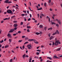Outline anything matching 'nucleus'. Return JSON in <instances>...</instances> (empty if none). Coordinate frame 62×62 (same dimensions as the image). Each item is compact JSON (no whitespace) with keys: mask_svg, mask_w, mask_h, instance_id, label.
Listing matches in <instances>:
<instances>
[{"mask_svg":"<svg viewBox=\"0 0 62 62\" xmlns=\"http://www.w3.org/2000/svg\"><path fill=\"white\" fill-rule=\"evenodd\" d=\"M7 13H9V14H10V13H11V14H13V13L12 12V11L10 10H8L7 11Z\"/></svg>","mask_w":62,"mask_h":62,"instance_id":"obj_1","label":"nucleus"},{"mask_svg":"<svg viewBox=\"0 0 62 62\" xmlns=\"http://www.w3.org/2000/svg\"><path fill=\"white\" fill-rule=\"evenodd\" d=\"M59 41L57 40L55 42L54 45L56 46H57V45H58V44L59 43Z\"/></svg>","mask_w":62,"mask_h":62,"instance_id":"obj_2","label":"nucleus"},{"mask_svg":"<svg viewBox=\"0 0 62 62\" xmlns=\"http://www.w3.org/2000/svg\"><path fill=\"white\" fill-rule=\"evenodd\" d=\"M14 29H11L10 31L9 32V33H11L14 31Z\"/></svg>","mask_w":62,"mask_h":62,"instance_id":"obj_3","label":"nucleus"},{"mask_svg":"<svg viewBox=\"0 0 62 62\" xmlns=\"http://www.w3.org/2000/svg\"><path fill=\"white\" fill-rule=\"evenodd\" d=\"M51 23L52 24V25H53V24H56V23H55L54 22H53L52 21H51Z\"/></svg>","mask_w":62,"mask_h":62,"instance_id":"obj_4","label":"nucleus"},{"mask_svg":"<svg viewBox=\"0 0 62 62\" xmlns=\"http://www.w3.org/2000/svg\"><path fill=\"white\" fill-rule=\"evenodd\" d=\"M18 26V24H15L14 25V26L15 27H17Z\"/></svg>","mask_w":62,"mask_h":62,"instance_id":"obj_5","label":"nucleus"},{"mask_svg":"<svg viewBox=\"0 0 62 62\" xmlns=\"http://www.w3.org/2000/svg\"><path fill=\"white\" fill-rule=\"evenodd\" d=\"M54 38V37L53 36H51L50 38V40H51V39H52L53 38Z\"/></svg>","mask_w":62,"mask_h":62,"instance_id":"obj_6","label":"nucleus"},{"mask_svg":"<svg viewBox=\"0 0 62 62\" xmlns=\"http://www.w3.org/2000/svg\"><path fill=\"white\" fill-rule=\"evenodd\" d=\"M4 3H8V0H5L4 1Z\"/></svg>","mask_w":62,"mask_h":62,"instance_id":"obj_7","label":"nucleus"},{"mask_svg":"<svg viewBox=\"0 0 62 62\" xmlns=\"http://www.w3.org/2000/svg\"><path fill=\"white\" fill-rule=\"evenodd\" d=\"M58 23H59V24H61V21H60V20H59L58 21Z\"/></svg>","mask_w":62,"mask_h":62,"instance_id":"obj_8","label":"nucleus"},{"mask_svg":"<svg viewBox=\"0 0 62 62\" xmlns=\"http://www.w3.org/2000/svg\"><path fill=\"white\" fill-rule=\"evenodd\" d=\"M39 27L40 28H43V25H40L39 26Z\"/></svg>","mask_w":62,"mask_h":62,"instance_id":"obj_9","label":"nucleus"},{"mask_svg":"<svg viewBox=\"0 0 62 62\" xmlns=\"http://www.w3.org/2000/svg\"><path fill=\"white\" fill-rule=\"evenodd\" d=\"M56 33L58 34H59V31H58V30H57L56 31Z\"/></svg>","mask_w":62,"mask_h":62,"instance_id":"obj_10","label":"nucleus"},{"mask_svg":"<svg viewBox=\"0 0 62 62\" xmlns=\"http://www.w3.org/2000/svg\"><path fill=\"white\" fill-rule=\"evenodd\" d=\"M9 46V45H6L5 46V48H8Z\"/></svg>","mask_w":62,"mask_h":62,"instance_id":"obj_11","label":"nucleus"},{"mask_svg":"<svg viewBox=\"0 0 62 62\" xmlns=\"http://www.w3.org/2000/svg\"><path fill=\"white\" fill-rule=\"evenodd\" d=\"M60 49H61L60 48H59L57 49L56 51H60Z\"/></svg>","mask_w":62,"mask_h":62,"instance_id":"obj_12","label":"nucleus"},{"mask_svg":"<svg viewBox=\"0 0 62 62\" xmlns=\"http://www.w3.org/2000/svg\"><path fill=\"white\" fill-rule=\"evenodd\" d=\"M27 29H29L30 28H31V27L30 26H27Z\"/></svg>","mask_w":62,"mask_h":62,"instance_id":"obj_13","label":"nucleus"},{"mask_svg":"<svg viewBox=\"0 0 62 62\" xmlns=\"http://www.w3.org/2000/svg\"><path fill=\"white\" fill-rule=\"evenodd\" d=\"M36 34L37 35H39V34H40V33L39 32H36Z\"/></svg>","mask_w":62,"mask_h":62,"instance_id":"obj_14","label":"nucleus"},{"mask_svg":"<svg viewBox=\"0 0 62 62\" xmlns=\"http://www.w3.org/2000/svg\"><path fill=\"white\" fill-rule=\"evenodd\" d=\"M41 9H42V8H38L37 9V10H41Z\"/></svg>","mask_w":62,"mask_h":62,"instance_id":"obj_15","label":"nucleus"},{"mask_svg":"<svg viewBox=\"0 0 62 62\" xmlns=\"http://www.w3.org/2000/svg\"><path fill=\"white\" fill-rule=\"evenodd\" d=\"M53 58L54 59H55V58L56 59L57 58V56H54Z\"/></svg>","mask_w":62,"mask_h":62,"instance_id":"obj_16","label":"nucleus"},{"mask_svg":"<svg viewBox=\"0 0 62 62\" xmlns=\"http://www.w3.org/2000/svg\"><path fill=\"white\" fill-rule=\"evenodd\" d=\"M33 40V39H30L28 40V41H32Z\"/></svg>","mask_w":62,"mask_h":62,"instance_id":"obj_17","label":"nucleus"},{"mask_svg":"<svg viewBox=\"0 0 62 62\" xmlns=\"http://www.w3.org/2000/svg\"><path fill=\"white\" fill-rule=\"evenodd\" d=\"M17 28L16 27H15V28H14V31H15V30H17Z\"/></svg>","mask_w":62,"mask_h":62,"instance_id":"obj_18","label":"nucleus"},{"mask_svg":"<svg viewBox=\"0 0 62 62\" xmlns=\"http://www.w3.org/2000/svg\"><path fill=\"white\" fill-rule=\"evenodd\" d=\"M25 56V54H24L23 56V58H24Z\"/></svg>","mask_w":62,"mask_h":62,"instance_id":"obj_19","label":"nucleus"},{"mask_svg":"<svg viewBox=\"0 0 62 62\" xmlns=\"http://www.w3.org/2000/svg\"><path fill=\"white\" fill-rule=\"evenodd\" d=\"M10 36V34L9 33L7 35V36H8V37H9Z\"/></svg>","mask_w":62,"mask_h":62,"instance_id":"obj_20","label":"nucleus"},{"mask_svg":"<svg viewBox=\"0 0 62 62\" xmlns=\"http://www.w3.org/2000/svg\"><path fill=\"white\" fill-rule=\"evenodd\" d=\"M56 34V32H55V33H54L52 35L54 36V35H55Z\"/></svg>","mask_w":62,"mask_h":62,"instance_id":"obj_21","label":"nucleus"},{"mask_svg":"<svg viewBox=\"0 0 62 62\" xmlns=\"http://www.w3.org/2000/svg\"><path fill=\"white\" fill-rule=\"evenodd\" d=\"M56 26H57L58 27H59V25L58 24H56Z\"/></svg>","mask_w":62,"mask_h":62,"instance_id":"obj_22","label":"nucleus"},{"mask_svg":"<svg viewBox=\"0 0 62 62\" xmlns=\"http://www.w3.org/2000/svg\"><path fill=\"white\" fill-rule=\"evenodd\" d=\"M21 16H23V17L24 15H25V14H22L21 15Z\"/></svg>","mask_w":62,"mask_h":62,"instance_id":"obj_23","label":"nucleus"},{"mask_svg":"<svg viewBox=\"0 0 62 62\" xmlns=\"http://www.w3.org/2000/svg\"><path fill=\"white\" fill-rule=\"evenodd\" d=\"M44 6L45 7H46V3H44Z\"/></svg>","mask_w":62,"mask_h":62,"instance_id":"obj_24","label":"nucleus"},{"mask_svg":"<svg viewBox=\"0 0 62 62\" xmlns=\"http://www.w3.org/2000/svg\"><path fill=\"white\" fill-rule=\"evenodd\" d=\"M47 58H49V59H50V60H52V58H50V57H47Z\"/></svg>","mask_w":62,"mask_h":62,"instance_id":"obj_25","label":"nucleus"},{"mask_svg":"<svg viewBox=\"0 0 62 62\" xmlns=\"http://www.w3.org/2000/svg\"><path fill=\"white\" fill-rule=\"evenodd\" d=\"M28 43V42H26L24 43V44H27V43Z\"/></svg>","mask_w":62,"mask_h":62,"instance_id":"obj_26","label":"nucleus"},{"mask_svg":"<svg viewBox=\"0 0 62 62\" xmlns=\"http://www.w3.org/2000/svg\"><path fill=\"white\" fill-rule=\"evenodd\" d=\"M25 37H25V36H22V38L23 39L24 38H25Z\"/></svg>","mask_w":62,"mask_h":62,"instance_id":"obj_27","label":"nucleus"},{"mask_svg":"<svg viewBox=\"0 0 62 62\" xmlns=\"http://www.w3.org/2000/svg\"><path fill=\"white\" fill-rule=\"evenodd\" d=\"M9 40L10 42H11V39H9Z\"/></svg>","mask_w":62,"mask_h":62,"instance_id":"obj_28","label":"nucleus"},{"mask_svg":"<svg viewBox=\"0 0 62 62\" xmlns=\"http://www.w3.org/2000/svg\"><path fill=\"white\" fill-rule=\"evenodd\" d=\"M46 29H47V27H45L44 28L45 30H46Z\"/></svg>","mask_w":62,"mask_h":62,"instance_id":"obj_29","label":"nucleus"},{"mask_svg":"<svg viewBox=\"0 0 62 62\" xmlns=\"http://www.w3.org/2000/svg\"><path fill=\"white\" fill-rule=\"evenodd\" d=\"M27 32H30V31L29 30V29H28L27 30Z\"/></svg>","mask_w":62,"mask_h":62,"instance_id":"obj_30","label":"nucleus"},{"mask_svg":"<svg viewBox=\"0 0 62 62\" xmlns=\"http://www.w3.org/2000/svg\"><path fill=\"white\" fill-rule=\"evenodd\" d=\"M51 2V0H49L48 1L49 3H50Z\"/></svg>","mask_w":62,"mask_h":62,"instance_id":"obj_31","label":"nucleus"},{"mask_svg":"<svg viewBox=\"0 0 62 62\" xmlns=\"http://www.w3.org/2000/svg\"><path fill=\"white\" fill-rule=\"evenodd\" d=\"M22 47H23V48H22L23 50H24V46H23Z\"/></svg>","mask_w":62,"mask_h":62,"instance_id":"obj_32","label":"nucleus"},{"mask_svg":"<svg viewBox=\"0 0 62 62\" xmlns=\"http://www.w3.org/2000/svg\"><path fill=\"white\" fill-rule=\"evenodd\" d=\"M41 15L42 16H44V15L42 13L41 14Z\"/></svg>","mask_w":62,"mask_h":62,"instance_id":"obj_33","label":"nucleus"},{"mask_svg":"<svg viewBox=\"0 0 62 62\" xmlns=\"http://www.w3.org/2000/svg\"><path fill=\"white\" fill-rule=\"evenodd\" d=\"M56 16V15H55V14H53V17H54L55 16Z\"/></svg>","mask_w":62,"mask_h":62,"instance_id":"obj_34","label":"nucleus"},{"mask_svg":"<svg viewBox=\"0 0 62 62\" xmlns=\"http://www.w3.org/2000/svg\"><path fill=\"white\" fill-rule=\"evenodd\" d=\"M30 20H31V19L30 18H29L28 19V21H30Z\"/></svg>","mask_w":62,"mask_h":62,"instance_id":"obj_35","label":"nucleus"},{"mask_svg":"<svg viewBox=\"0 0 62 62\" xmlns=\"http://www.w3.org/2000/svg\"><path fill=\"white\" fill-rule=\"evenodd\" d=\"M25 57H29V56H28L27 55H26V56Z\"/></svg>","mask_w":62,"mask_h":62,"instance_id":"obj_36","label":"nucleus"},{"mask_svg":"<svg viewBox=\"0 0 62 62\" xmlns=\"http://www.w3.org/2000/svg\"><path fill=\"white\" fill-rule=\"evenodd\" d=\"M21 33V31H19L18 32V34H20V33Z\"/></svg>","mask_w":62,"mask_h":62,"instance_id":"obj_37","label":"nucleus"},{"mask_svg":"<svg viewBox=\"0 0 62 62\" xmlns=\"http://www.w3.org/2000/svg\"><path fill=\"white\" fill-rule=\"evenodd\" d=\"M29 23H28L27 24V26H28V25H29V24H30Z\"/></svg>","mask_w":62,"mask_h":62,"instance_id":"obj_38","label":"nucleus"},{"mask_svg":"<svg viewBox=\"0 0 62 62\" xmlns=\"http://www.w3.org/2000/svg\"><path fill=\"white\" fill-rule=\"evenodd\" d=\"M3 20H8V18H5V19H4Z\"/></svg>","mask_w":62,"mask_h":62,"instance_id":"obj_39","label":"nucleus"},{"mask_svg":"<svg viewBox=\"0 0 62 62\" xmlns=\"http://www.w3.org/2000/svg\"><path fill=\"white\" fill-rule=\"evenodd\" d=\"M0 42H1V43H3L4 42V40H1V41H0Z\"/></svg>","mask_w":62,"mask_h":62,"instance_id":"obj_40","label":"nucleus"},{"mask_svg":"<svg viewBox=\"0 0 62 62\" xmlns=\"http://www.w3.org/2000/svg\"><path fill=\"white\" fill-rule=\"evenodd\" d=\"M10 62H12V59H11L10 60Z\"/></svg>","mask_w":62,"mask_h":62,"instance_id":"obj_41","label":"nucleus"},{"mask_svg":"<svg viewBox=\"0 0 62 62\" xmlns=\"http://www.w3.org/2000/svg\"><path fill=\"white\" fill-rule=\"evenodd\" d=\"M20 24L21 25H23V23L22 22H21V23Z\"/></svg>","mask_w":62,"mask_h":62,"instance_id":"obj_42","label":"nucleus"},{"mask_svg":"<svg viewBox=\"0 0 62 62\" xmlns=\"http://www.w3.org/2000/svg\"><path fill=\"white\" fill-rule=\"evenodd\" d=\"M34 43H35L36 44H38V41L36 42H34Z\"/></svg>","mask_w":62,"mask_h":62,"instance_id":"obj_43","label":"nucleus"},{"mask_svg":"<svg viewBox=\"0 0 62 62\" xmlns=\"http://www.w3.org/2000/svg\"><path fill=\"white\" fill-rule=\"evenodd\" d=\"M15 17V16H12L11 17V18H14Z\"/></svg>","mask_w":62,"mask_h":62,"instance_id":"obj_44","label":"nucleus"},{"mask_svg":"<svg viewBox=\"0 0 62 62\" xmlns=\"http://www.w3.org/2000/svg\"><path fill=\"white\" fill-rule=\"evenodd\" d=\"M36 54H37V55H39V53L37 52Z\"/></svg>","mask_w":62,"mask_h":62,"instance_id":"obj_45","label":"nucleus"},{"mask_svg":"<svg viewBox=\"0 0 62 62\" xmlns=\"http://www.w3.org/2000/svg\"><path fill=\"white\" fill-rule=\"evenodd\" d=\"M30 18H31V17H32V15H31V14H30Z\"/></svg>","mask_w":62,"mask_h":62,"instance_id":"obj_46","label":"nucleus"},{"mask_svg":"<svg viewBox=\"0 0 62 62\" xmlns=\"http://www.w3.org/2000/svg\"><path fill=\"white\" fill-rule=\"evenodd\" d=\"M48 36L49 37H50V33H49L48 34Z\"/></svg>","mask_w":62,"mask_h":62,"instance_id":"obj_47","label":"nucleus"},{"mask_svg":"<svg viewBox=\"0 0 62 62\" xmlns=\"http://www.w3.org/2000/svg\"><path fill=\"white\" fill-rule=\"evenodd\" d=\"M22 41V40H20L19 41V42H21Z\"/></svg>","mask_w":62,"mask_h":62,"instance_id":"obj_48","label":"nucleus"},{"mask_svg":"<svg viewBox=\"0 0 62 62\" xmlns=\"http://www.w3.org/2000/svg\"><path fill=\"white\" fill-rule=\"evenodd\" d=\"M51 5H53V4H54V3H53V2H52L51 3Z\"/></svg>","mask_w":62,"mask_h":62,"instance_id":"obj_49","label":"nucleus"},{"mask_svg":"<svg viewBox=\"0 0 62 62\" xmlns=\"http://www.w3.org/2000/svg\"><path fill=\"white\" fill-rule=\"evenodd\" d=\"M35 58H37V59H38L39 58H38V57H34Z\"/></svg>","mask_w":62,"mask_h":62,"instance_id":"obj_50","label":"nucleus"},{"mask_svg":"<svg viewBox=\"0 0 62 62\" xmlns=\"http://www.w3.org/2000/svg\"><path fill=\"white\" fill-rule=\"evenodd\" d=\"M12 3V2H11V1H9V2H8V3L9 4H10V3Z\"/></svg>","mask_w":62,"mask_h":62,"instance_id":"obj_51","label":"nucleus"},{"mask_svg":"<svg viewBox=\"0 0 62 62\" xmlns=\"http://www.w3.org/2000/svg\"><path fill=\"white\" fill-rule=\"evenodd\" d=\"M40 47V46H39L37 47V49H38Z\"/></svg>","mask_w":62,"mask_h":62,"instance_id":"obj_52","label":"nucleus"},{"mask_svg":"<svg viewBox=\"0 0 62 62\" xmlns=\"http://www.w3.org/2000/svg\"><path fill=\"white\" fill-rule=\"evenodd\" d=\"M41 48H43L44 46L42 45H41Z\"/></svg>","mask_w":62,"mask_h":62,"instance_id":"obj_53","label":"nucleus"},{"mask_svg":"<svg viewBox=\"0 0 62 62\" xmlns=\"http://www.w3.org/2000/svg\"><path fill=\"white\" fill-rule=\"evenodd\" d=\"M31 60H32V58H31L30 59L29 61H31Z\"/></svg>","mask_w":62,"mask_h":62,"instance_id":"obj_54","label":"nucleus"},{"mask_svg":"<svg viewBox=\"0 0 62 62\" xmlns=\"http://www.w3.org/2000/svg\"><path fill=\"white\" fill-rule=\"evenodd\" d=\"M24 21H26V19L25 18H24Z\"/></svg>","mask_w":62,"mask_h":62,"instance_id":"obj_55","label":"nucleus"},{"mask_svg":"<svg viewBox=\"0 0 62 62\" xmlns=\"http://www.w3.org/2000/svg\"><path fill=\"white\" fill-rule=\"evenodd\" d=\"M37 51L38 52H40V50H37Z\"/></svg>","mask_w":62,"mask_h":62,"instance_id":"obj_56","label":"nucleus"},{"mask_svg":"<svg viewBox=\"0 0 62 62\" xmlns=\"http://www.w3.org/2000/svg\"><path fill=\"white\" fill-rule=\"evenodd\" d=\"M54 44H55V43H54V42H53L52 44L53 45H54Z\"/></svg>","mask_w":62,"mask_h":62,"instance_id":"obj_57","label":"nucleus"},{"mask_svg":"<svg viewBox=\"0 0 62 62\" xmlns=\"http://www.w3.org/2000/svg\"><path fill=\"white\" fill-rule=\"evenodd\" d=\"M57 38H56L55 39V41H57Z\"/></svg>","mask_w":62,"mask_h":62,"instance_id":"obj_58","label":"nucleus"},{"mask_svg":"<svg viewBox=\"0 0 62 62\" xmlns=\"http://www.w3.org/2000/svg\"><path fill=\"white\" fill-rule=\"evenodd\" d=\"M23 11L24 13H26V11Z\"/></svg>","mask_w":62,"mask_h":62,"instance_id":"obj_59","label":"nucleus"},{"mask_svg":"<svg viewBox=\"0 0 62 62\" xmlns=\"http://www.w3.org/2000/svg\"><path fill=\"white\" fill-rule=\"evenodd\" d=\"M4 23V21H2L1 22V23Z\"/></svg>","mask_w":62,"mask_h":62,"instance_id":"obj_60","label":"nucleus"},{"mask_svg":"<svg viewBox=\"0 0 62 62\" xmlns=\"http://www.w3.org/2000/svg\"><path fill=\"white\" fill-rule=\"evenodd\" d=\"M17 38H18V36H16L15 37V39H17Z\"/></svg>","mask_w":62,"mask_h":62,"instance_id":"obj_61","label":"nucleus"},{"mask_svg":"<svg viewBox=\"0 0 62 62\" xmlns=\"http://www.w3.org/2000/svg\"><path fill=\"white\" fill-rule=\"evenodd\" d=\"M16 34H13V36H16Z\"/></svg>","mask_w":62,"mask_h":62,"instance_id":"obj_62","label":"nucleus"},{"mask_svg":"<svg viewBox=\"0 0 62 62\" xmlns=\"http://www.w3.org/2000/svg\"><path fill=\"white\" fill-rule=\"evenodd\" d=\"M27 13L28 14H29V10H28L27 11Z\"/></svg>","mask_w":62,"mask_h":62,"instance_id":"obj_63","label":"nucleus"},{"mask_svg":"<svg viewBox=\"0 0 62 62\" xmlns=\"http://www.w3.org/2000/svg\"><path fill=\"white\" fill-rule=\"evenodd\" d=\"M59 57H62V54L61 56H60Z\"/></svg>","mask_w":62,"mask_h":62,"instance_id":"obj_64","label":"nucleus"}]
</instances>
